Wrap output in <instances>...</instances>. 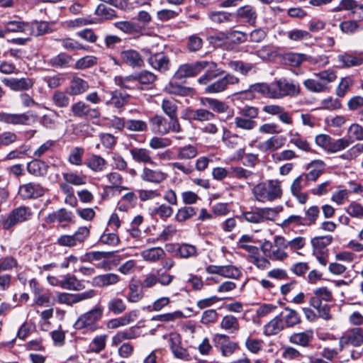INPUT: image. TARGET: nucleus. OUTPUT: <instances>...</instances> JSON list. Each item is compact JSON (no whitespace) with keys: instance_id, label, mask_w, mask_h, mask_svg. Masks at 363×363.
Returning a JSON list of instances; mask_svg holds the SVG:
<instances>
[{"instance_id":"15","label":"nucleus","mask_w":363,"mask_h":363,"mask_svg":"<svg viewBox=\"0 0 363 363\" xmlns=\"http://www.w3.org/2000/svg\"><path fill=\"white\" fill-rule=\"evenodd\" d=\"M167 178V174L160 169H153L144 167L140 174V179L146 182L159 184Z\"/></svg>"},{"instance_id":"19","label":"nucleus","mask_w":363,"mask_h":363,"mask_svg":"<svg viewBox=\"0 0 363 363\" xmlns=\"http://www.w3.org/2000/svg\"><path fill=\"white\" fill-rule=\"evenodd\" d=\"M148 63L153 69L163 72L169 69L170 60L164 52H157L148 58Z\"/></svg>"},{"instance_id":"11","label":"nucleus","mask_w":363,"mask_h":363,"mask_svg":"<svg viewBox=\"0 0 363 363\" xmlns=\"http://www.w3.org/2000/svg\"><path fill=\"white\" fill-rule=\"evenodd\" d=\"M73 116L80 118L96 119L100 116L98 108H91L89 104L82 101L73 104L71 106Z\"/></svg>"},{"instance_id":"46","label":"nucleus","mask_w":363,"mask_h":363,"mask_svg":"<svg viewBox=\"0 0 363 363\" xmlns=\"http://www.w3.org/2000/svg\"><path fill=\"white\" fill-rule=\"evenodd\" d=\"M237 15L242 18H245L246 21L250 23H255L257 18L255 10L250 5L240 7L237 10Z\"/></svg>"},{"instance_id":"13","label":"nucleus","mask_w":363,"mask_h":363,"mask_svg":"<svg viewBox=\"0 0 363 363\" xmlns=\"http://www.w3.org/2000/svg\"><path fill=\"white\" fill-rule=\"evenodd\" d=\"M183 118L189 121L206 122L213 120L216 118V115L205 107L196 109L187 108L184 111Z\"/></svg>"},{"instance_id":"9","label":"nucleus","mask_w":363,"mask_h":363,"mask_svg":"<svg viewBox=\"0 0 363 363\" xmlns=\"http://www.w3.org/2000/svg\"><path fill=\"white\" fill-rule=\"evenodd\" d=\"M36 118L37 116L35 114L28 112L22 113L0 112V122L8 125H30L33 123L35 122Z\"/></svg>"},{"instance_id":"12","label":"nucleus","mask_w":363,"mask_h":363,"mask_svg":"<svg viewBox=\"0 0 363 363\" xmlns=\"http://www.w3.org/2000/svg\"><path fill=\"white\" fill-rule=\"evenodd\" d=\"M213 340L216 347H218L224 357L232 355L238 349V343L230 340L228 335L225 334H216Z\"/></svg>"},{"instance_id":"42","label":"nucleus","mask_w":363,"mask_h":363,"mask_svg":"<svg viewBox=\"0 0 363 363\" xmlns=\"http://www.w3.org/2000/svg\"><path fill=\"white\" fill-rule=\"evenodd\" d=\"M250 90L259 93L264 97L273 99L272 82L270 84L257 83L252 84L250 86Z\"/></svg>"},{"instance_id":"30","label":"nucleus","mask_w":363,"mask_h":363,"mask_svg":"<svg viewBox=\"0 0 363 363\" xmlns=\"http://www.w3.org/2000/svg\"><path fill=\"white\" fill-rule=\"evenodd\" d=\"M284 328V324L280 315H277L272 319L264 327V333L267 335H274L278 334Z\"/></svg>"},{"instance_id":"38","label":"nucleus","mask_w":363,"mask_h":363,"mask_svg":"<svg viewBox=\"0 0 363 363\" xmlns=\"http://www.w3.org/2000/svg\"><path fill=\"white\" fill-rule=\"evenodd\" d=\"M227 65L232 70L240 72L245 76L255 68L252 63H246L241 60H230Z\"/></svg>"},{"instance_id":"20","label":"nucleus","mask_w":363,"mask_h":363,"mask_svg":"<svg viewBox=\"0 0 363 363\" xmlns=\"http://www.w3.org/2000/svg\"><path fill=\"white\" fill-rule=\"evenodd\" d=\"M3 82L6 86L16 91L28 90L33 87L34 84L33 79L30 78L4 79Z\"/></svg>"},{"instance_id":"3","label":"nucleus","mask_w":363,"mask_h":363,"mask_svg":"<svg viewBox=\"0 0 363 363\" xmlns=\"http://www.w3.org/2000/svg\"><path fill=\"white\" fill-rule=\"evenodd\" d=\"M315 143L328 153H336L347 148L352 140L350 138L335 139L326 134H319L315 136Z\"/></svg>"},{"instance_id":"45","label":"nucleus","mask_w":363,"mask_h":363,"mask_svg":"<svg viewBox=\"0 0 363 363\" xmlns=\"http://www.w3.org/2000/svg\"><path fill=\"white\" fill-rule=\"evenodd\" d=\"M108 310L115 315L123 313L126 309L124 301L119 298H112L107 303Z\"/></svg>"},{"instance_id":"31","label":"nucleus","mask_w":363,"mask_h":363,"mask_svg":"<svg viewBox=\"0 0 363 363\" xmlns=\"http://www.w3.org/2000/svg\"><path fill=\"white\" fill-rule=\"evenodd\" d=\"M48 165L43 161L40 160H33L27 165L28 172L35 176L43 177L46 174Z\"/></svg>"},{"instance_id":"1","label":"nucleus","mask_w":363,"mask_h":363,"mask_svg":"<svg viewBox=\"0 0 363 363\" xmlns=\"http://www.w3.org/2000/svg\"><path fill=\"white\" fill-rule=\"evenodd\" d=\"M206 69L197 82L199 84L206 85L204 92L206 94H219L228 89L230 86L236 85L240 79L232 73L228 72L223 77L208 84L213 79L225 73L224 70L217 69V64L213 62L199 61L192 64L181 65L176 72L177 78L194 77Z\"/></svg>"},{"instance_id":"35","label":"nucleus","mask_w":363,"mask_h":363,"mask_svg":"<svg viewBox=\"0 0 363 363\" xmlns=\"http://www.w3.org/2000/svg\"><path fill=\"white\" fill-rule=\"evenodd\" d=\"M89 89V84L86 81L79 77H74L70 82L69 94L72 96L82 94Z\"/></svg>"},{"instance_id":"16","label":"nucleus","mask_w":363,"mask_h":363,"mask_svg":"<svg viewBox=\"0 0 363 363\" xmlns=\"http://www.w3.org/2000/svg\"><path fill=\"white\" fill-rule=\"evenodd\" d=\"M286 140V138L283 135H275L260 142L257 147L262 152H274L282 147L285 145Z\"/></svg>"},{"instance_id":"37","label":"nucleus","mask_w":363,"mask_h":363,"mask_svg":"<svg viewBox=\"0 0 363 363\" xmlns=\"http://www.w3.org/2000/svg\"><path fill=\"white\" fill-rule=\"evenodd\" d=\"M208 17L216 25L227 23L232 21V14L223 11H212L208 13Z\"/></svg>"},{"instance_id":"43","label":"nucleus","mask_w":363,"mask_h":363,"mask_svg":"<svg viewBox=\"0 0 363 363\" xmlns=\"http://www.w3.org/2000/svg\"><path fill=\"white\" fill-rule=\"evenodd\" d=\"M196 214V209L191 206H184L178 209L175 214V220L179 223L184 222Z\"/></svg>"},{"instance_id":"4","label":"nucleus","mask_w":363,"mask_h":363,"mask_svg":"<svg viewBox=\"0 0 363 363\" xmlns=\"http://www.w3.org/2000/svg\"><path fill=\"white\" fill-rule=\"evenodd\" d=\"M259 113L257 107L245 106L240 109L239 116L234 118L235 128L246 131L254 130L257 125L255 119L258 117Z\"/></svg>"},{"instance_id":"49","label":"nucleus","mask_w":363,"mask_h":363,"mask_svg":"<svg viewBox=\"0 0 363 363\" xmlns=\"http://www.w3.org/2000/svg\"><path fill=\"white\" fill-rule=\"evenodd\" d=\"M28 23L19 21H8L5 24V32L27 33Z\"/></svg>"},{"instance_id":"53","label":"nucleus","mask_w":363,"mask_h":363,"mask_svg":"<svg viewBox=\"0 0 363 363\" xmlns=\"http://www.w3.org/2000/svg\"><path fill=\"white\" fill-rule=\"evenodd\" d=\"M362 154H363V143H357L351 147L344 154L341 155L340 157L345 160H352Z\"/></svg>"},{"instance_id":"36","label":"nucleus","mask_w":363,"mask_h":363,"mask_svg":"<svg viewBox=\"0 0 363 363\" xmlns=\"http://www.w3.org/2000/svg\"><path fill=\"white\" fill-rule=\"evenodd\" d=\"M60 286L67 290L81 291L84 289L82 282L78 280L74 276H67L60 280Z\"/></svg>"},{"instance_id":"63","label":"nucleus","mask_w":363,"mask_h":363,"mask_svg":"<svg viewBox=\"0 0 363 363\" xmlns=\"http://www.w3.org/2000/svg\"><path fill=\"white\" fill-rule=\"evenodd\" d=\"M172 140L167 138L152 137L149 142V146L153 150L163 149L170 146Z\"/></svg>"},{"instance_id":"24","label":"nucleus","mask_w":363,"mask_h":363,"mask_svg":"<svg viewBox=\"0 0 363 363\" xmlns=\"http://www.w3.org/2000/svg\"><path fill=\"white\" fill-rule=\"evenodd\" d=\"M120 280V277L118 274L107 273L94 277L93 279V284L100 288H105L118 284Z\"/></svg>"},{"instance_id":"23","label":"nucleus","mask_w":363,"mask_h":363,"mask_svg":"<svg viewBox=\"0 0 363 363\" xmlns=\"http://www.w3.org/2000/svg\"><path fill=\"white\" fill-rule=\"evenodd\" d=\"M133 160L138 163L154 164L155 162L151 156V152L144 147H133L130 150Z\"/></svg>"},{"instance_id":"8","label":"nucleus","mask_w":363,"mask_h":363,"mask_svg":"<svg viewBox=\"0 0 363 363\" xmlns=\"http://www.w3.org/2000/svg\"><path fill=\"white\" fill-rule=\"evenodd\" d=\"M155 80L156 76L153 73L147 70H143L121 79L119 84L125 89H130L131 83H135V86H138L139 84H151Z\"/></svg>"},{"instance_id":"25","label":"nucleus","mask_w":363,"mask_h":363,"mask_svg":"<svg viewBox=\"0 0 363 363\" xmlns=\"http://www.w3.org/2000/svg\"><path fill=\"white\" fill-rule=\"evenodd\" d=\"M281 318L286 328H293L298 325L301 321V316L299 313L294 309L286 307L284 312L281 314Z\"/></svg>"},{"instance_id":"55","label":"nucleus","mask_w":363,"mask_h":363,"mask_svg":"<svg viewBox=\"0 0 363 363\" xmlns=\"http://www.w3.org/2000/svg\"><path fill=\"white\" fill-rule=\"evenodd\" d=\"M97 64V57L94 55H86L76 61L74 68L86 69Z\"/></svg>"},{"instance_id":"2","label":"nucleus","mask_w":363,"mask_h":363,"mask_svg":"<svg viewBox=\"0 0 363 363\" xmlns=\"http://www.w3.org/2000/svg\"><path fill=\"white\" fill-rule=\"evenodd\" d=\"M252 194L259 202L274 201L282 196L281 182L277 179H271L259 183L253 187Z\"/></svg>"},{"instance_id":"39","label":"nucleus","mask_w":363,"mask_h":363,"mask_svg":"<svg viewBox=\"0 0 363 363\" xmlns=\"http://www.w3.org/2000/svg\"><path fill=\"white\" fill-rule=\"evenodd\" d=\"M129 95L121 91H115L111 94L110 100L106 101V105L113 106L116 108H121L128 101Z\"/></svg>"},{"instance_id":"10","label":"nucleus","mask_w":363,"mask_h":363,"mask_svg":"<svg viewBox=\"0 0 363 363\" xmlns=\"http://www.w3.org/2000/svg\"><path fill=\"white\" fill-rule=\"evenodd\" d=\"M31 216L32 212L30 208L26 206L16 208L3 220V228L4 230H9L18 223L29 220Z\"/></svg>"},{"instance_id":"48","label":"nucleus","mask_w":363,"mask_h":363,"mask_svg":"<svg viewBox=\"0 0 363 363\" xmlns=\"http://www.w3.org/2000/svg\"><path fill=\"white\" fill-rule=\"evenodd\" d=\"M340 29L346 34H353L363 30V27L354 20H347L340 23Z\"/></svg>"},{"instance_id":"61","label":"nucleus","mask_w":363,"mask_h":363,"mask_svg":"<svg viewBox=\"0 0 363 363\" xmlns=\"http://www.w3.org/2000/svg\"><path fill=\"white\" fill-rule=\"evenodd\" d=\"M84 150L81 147H74L70 151V153L68 157V162L76 166H80L82 164V156L84 155Z\"/></svg>"},{"instance_id":"33","label":"nucleus","mask_w":363,"mask_h":363,"mask_svg":"<svg viewBox=\"0 0 363 363\" xmlns=\"http://www.w3.org/2000/svg\"><path fill=\"white\" fill-rule=\"evenodd\" d=\"M87 167L95 172L104 171L107 166V162L104 158L97 155H91L86 161Z\"/></svg>"},{"instance_id":"7","label":"nucleus","mask_w":363,"mask_h":363,"mask_svg":"<svg viewBox=\"0 0 363 363\" xmlns=\"http://www.w3.org/2000/svg\"><path fill=\"white\" fill-rule=\"evenodd\" d=\"M363 344V328H352L345 331L339 339V350L342 351L350 347H359Z\"/></svg>"},{"instance_id":"21","label":"nucleus","mask_w":363,"mask_h":363,"mask_svg":"<svg viewBox=\"0 0 363 363\" xmlns=\"http://www.w3.org/2000/svg\"><path fill=\"white\" fill-rule=\"evenodd\" d=\"M200 104L203 107L211 110L212 112L223 113L227 112L228 106L223 101L217 99L210 97H201L199 99Z\"/></svg>"},{"instance_id":"41","label":"nucleus","mask_w":363,"mask_h":363,"mask_svg":"<svg viewBox=\"0 0 363 363\" xmlns=\"http://www.w3.org/2000/svg\"><path fill=\"white\" fill-rule=\"evenodd\" d=\"M289 135L290 137V143L294 144L296 147L305 152L311 151L308 142L303 138L298 133H293L291 131L289 133Z\"/></svg>"},{"instance_id":"59","label":"nucleus","mask_w":363,"mask_h":363,"mask_svg":"<svg viewBox=\"0 0 363 363\" xmlns=\"http://www.w3.org/2000/svg\"><path fill=\"white\" fill-rule=\"evenodd\" d=\"M53 104L58 108H66L69 104V98L61 91H56L52 96Z\"/></svg>"},{"instance_id":"56","label":"nucleus","mask_w":363,"mask_h":363,"mask_svg":"<svg viewBox=\"0 0 363 363\" xmlns=\"http://www.w3.org/2000/svg\"><path fill=\"white\" fill-rule=\"evenodd\" d=\"M184 314L180 311H177L172 313H167L155 315L152 318V320L153 321H160V322H174L177 319H179L183 318Z\"/></svg>"},{"instance_id":"27","label":"nucleus","mask_w":363,"mask_h":363,"mask_svg":"<svg viewBox=\"0 0 363 363\" xmlns=\"http://www.w3.org/2000/svg\"><path fill=\"white\" fill-rule=\"evenodd\" d=\"M176 255L180 258L188 259L197 255V248L195 245L188 243H181L172 245Z\"/></svg>"},{"instance_id":"28","label":"nucleus","mask_w":363,"mask_h":363,"mask_svg":"<svg viewBox=\"0 0 363 363\" xmlns=\"http://www.w3.org/2000/svg\"><path fill=\"white\" fill-rule=\"evenodd\" d=\"M220 327L230 334H235L240 329L238 318L233 315H225L220 323Z\"/></svg>"},{"instance_id":"5","label":"nucleus","mask_w":363,"mask_h":363,"mask_svg":"<svg viewBox=\"0 0 363 363\" xmlns=\"http://www.w3.org/2000/svg\"><path fill=\"white\" fill-rule=\"evenodd\" d=\"M273 99H281L284 97H294L299 94L298 84L287 78H280L272 82Z\"/></svg>"},{"instance_id":"54","label":"nucleus","mask_w":363,"mask_h":363,"mask_svg":"<svg viewBox=\"0 0 363 363\" xmlns=\"http://www.w3.org/2000/svg\"><path fill=\"white\" fill-rule=\"evenodd\" d=\"M301 357V353L293 347L284 346L282 347L281 358L285 361L298 360Z\"/></svg>"},{"instance_id":"47","label":"nucleus","mask_w":363,"mask_h":363,"mask_svg":"<svg viewBox=\"0 0 363 363\" xmlns=\"http://www.w3.org/2000/svg\"><path fill=\"white\" fill-rule=\"evenodd\" d=\"M72 61V56L67 53L61 52L59 55L52 57L50 60L49 64L54 67H67Z\"/></svg>"},{"instance_id":"64","label":"nucleus","mask_w":363,"mask_h":363,"mask_svg":"<svg viewBox=\"0 0 363 363\" xmlns=\"http://www.w3.org/2000/svg\"><path fill=\"white\" fill-rule=\"evenodd\" d=\"M162 108L169 117H174L177 115V106L174 99H164L162 102Z\"/></svg>"},{"instance_id":"14","label":"nucleus","mask_w":363,"mask_h":363,"mask_svg":"<svg viewBox=\"0 0 363 363\" xmlns=\"http://www.w3.org/2000/svg\"><path fill=\"white\" fill-rule=\"evenodd\" d=\"M19 194L23 199L41 197L45 194V188L39 183L29 182L20 186Z\"/></svg>"},{"instance_id":"44","label":"nucleus","mask_w":363,"mask_h":363,"mask_svg":"<svg viewBox=\"0 0 363 363\" xmlns=\"http://www.w3.org/2000/svg\"><path fill=\"white\" fill-rule=\"evenodd\" d=\"M197 148L192 145H187L178 148L177 158L179 160H191L196 157Z\"/></svg>"},{"instance_id":"50","label":"nucleus","mask_w":363,"mask_h":363,"mask_svg":"<svg viewBox=\"0 0 363 363\" xmlns=\"http://www.w3.org/2000/svg\"><path fill=\"white\" fill-rule=\"evenodd\" d=\"M359 4L355 0H342L337 6L333 9V11H350L353 14L357 13Z\"/></svg>"},{"instance_id":"51","label":"nucleus","mask_w":363,"mask_h":363,"mask_svg":"<svg viewBox=\"0 0 363 363\" xmlns=\"http://www.w3.org/2000/svg\"><path fill=\"white\" fill-rule=\"evenodd\" d=\"M313 74L320 80L321 84L325 85V90L328 89L327 85L329 83L333 82L337 79L336 72L333 69L324 70Z\"/></svg>"},{"instance_id":"34","label":"nucleus","mask_w":363,"mask_h":363,"mask_svg":"<svg viewBox=\"0 0 363 363\" xmlns=\"http://www.w3.org/2000/svg\"><path fill=\"white\" fill-rule=\"evenodd\" d=\"M166 255L164 250L161 247H151L142 251L141 257L147 262H157Z\"/></svg>"},{"instance_id":"26","label":"nucleus","mask_w":363,"mask_h":363,"mask_svg":"<svg viewBox=\"0 0 363 363\" xmlns=\"http://www.w3.org/2000/svg\"><path fill=\"white\" fill-rule=\"evenodd\" d=\"M74 215L72 211L62 208L56 211L50 213L45 218L47 223H51L55 221L59 223L72 222Z\"/></svg>"},{"instance_id":"57","label":"nucleus","mask_w":363,"mask_h":363,"mask_svg":"<svg viewBox=\"0 0 363 363\" xmlns=\"http://www.w3.org/2000/svg\"><path fill=\"white\" fill-rule=\"evenodd\" d=\"M241 218L251 223H262L259 208H252L250 211L242 213Z\"/></svg>"},{"instance_id":"18","label":"nucleus","mask_w":363,"mask_h":363,"mask_svg":"<svg viewBox=\"0 0 363 363\" xmlns=\"http://www.w3.org/2000/svg\"><path fill=\"white\" fill-rule=\"evenodd\" d=\"M149 121L153 133L164 135L169 133V121L162 116L155 115Z\"/></svg>"},{"instance_id":"29","label":"nucleus","mask_w":363,"mask_h":363,"mask_svg":"<svg viewBox=\"0 0 363 363\" xmlns=\"http://www.w3.org/2000/svg\"><path fill=\"white\" fill-rule=\"evenodd\" d=\"M337 62L340 66L344 68L357 67L362 65V58L347 52H344L337 56Z\"/></svg>"},{"instance_id":"22","label":"nucleus","mask_w":363,"mask_h":363,"mask_svg":"<svg viewBox=\"0 0 363 363\" xmlns=\"http://www.w3.org/2000/svg\"><path fill=\"white\" fill-rule=\"evenodd\" d=\"M121 58L123 63L132 67H141L143 60L140 53L135 50H126L121 52Z\"/></svg>"},{"instance_id":"17","label":"nucleus","mask_w":363,"mask_h":363,"mask_svg":"<svg viewBox=\"0 0 363 363\" xmlns=\"http://www.w3.org/2000/svg\"><path fill=\"white\" fill-rule=\"evenodd\" d=\"M314 333L311 329L302 332L294 333L289 337V341L293 345L308 347L313 340Z\"/></svg>"},{"instance_id":"40","label":"nucleus","mask_w":363,"mask_h":363,"mask_svg":"<svg viewBox=\"0 0 363 363\" xmlns=\"http://www.w3.org/2000/svg\"><path fill=\"white\" fill-rule=\"evenodd\" d=\"M306 60H308L306 55L294 52L286 53L283 57L284 63L291 67H298Z\"/></svg>"},{"instance_id":"60","label":"nucleus","mask_w":363,"mask_h":363,"mask_svg":"<svg viewBox=\"0 0 363 363\" xmlns=\"http://www.w3.org/2000/svg\"><path fill=\"white\" fill-rule=\"evenodd\" d=\"M333 240L331 235L315 237L311 240V244L313 247V250L323 251L325 247L329 245Z\"/></svg>"},{"instance_id":"58","label":"nucleus","mask_w":363,"mask_h":363,"mask_svg":"<svg viewBox=\"0 0 363 363\" xmlns=\"http://www.w3.org/2000/svg\"><path fill=\"white\" fill-rule=\"evenodd\" d=\"M65 182L74 186H80L86 184V177L77 174L74 172H66L62 174Z\"/></svg>"},{"instance_id":"52","label":"nucleus","mask_w":363,"mask_h":363,"mask_svg":"<svg viewBox=\"0 0 363 363\" xmlns=\"http://www.w3.org/2000/svg\"><path fill=\"white\" fill-rule=\"evenodd\" d=\"M220 276L228 279H238L242 276V272L235 266L224 265L221 267Z\"/></svg>"},{"instance_id":"6","label":"nucleus","mask_w":363,"mask_h":363,"mask_svg":"<svg viewBox=\"0 0 363 363\" xmlns=\"http://www.w3.org/2000/svg\"><path fill=\"white\" fill-rule=\"evenodd\" d=\"M104 308L101 305L95 306L92 309L82 314L75 322L74 326L77 330H86L93 332L97 328V321L103 315Z\"/></svg>"},{"instance_id":"32","label":"nucleus","mask_w":363,"mask_h":363,"mask_svg":"<svg viewBox=\"0 0 363 363\" xmlns=\"http://www.w3.org/2000/svg\"><path fill=\"white\" fill-rule=\"evenodd\" d=\"M49 25L45 21H33L28 23L27 33L33 36L43 35L49 32Z\"/></svg>"},{"instance_id":"62","label":"nucleus","mask_w":363,"mask_h":363,"mask_svg":"<svg viewBox=\"0 0 363 363\" xmlns=\"http://www.w3.org/2000/svg\"><path fill=\"white\" fill-rule=\"evenodd\" d=\"M126 128L130 131L145 132L147 130V123L142 120H128L126 121Z\"/></svg>"}]
</instances>
